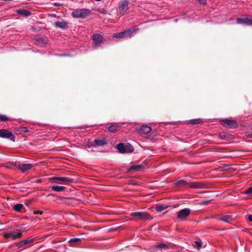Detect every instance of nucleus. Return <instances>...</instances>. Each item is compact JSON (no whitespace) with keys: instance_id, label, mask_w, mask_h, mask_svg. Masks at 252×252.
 Here are the masks:
<instances>
[{"instance_id":"obj_20","label":"nucleus","mask_w":252,"mask_h":252,"mask_svg":"<svg viewBox=\"0 0 252 252\" xmlns=\"http://www.w3.org/2000/svg\"><path fill=\"white\" fill-rule=\"evenodd\" d=\"M94 142L96 146H103L107 144L105 139H95Z\"/></svg>"},{"instance_id":"obj_14","label":"nucleus","mask_w":252,"mask_h":252,"mask_svg":"<svg viewBox=\"0 0 252 252\" xmlns=\"http://www.w3.org/2000/svg\"><path fill=\"white\" fill-rule=\"evenodd\" d=\"M103 39L102 36L100 34H94L93 36V40L95 42V46H96L102 42Z\"/></svg>"},{"instance_id":"obj_19","label":"nucleus","mask_w":252,"mask_h":252,"mask_svg":"<svg viewBox=\"0 0 252 252\" xmlns=\"http://www.w3.org/2000/svg\"><path fill=\"white\" fill-rule=\"evenodd\" d=\"M218 220L223 221L226 222H230L232 220L230 216H223L218 218Z\"/></svg>"},{"instance_id":"obj_23","label":"nucleus","mask_w":252,"mask_h":252,"mask_svg":"<svg viewBox=\"0 0 252 252\" xmlns=\"http://www.w3.org/2000/svg\"><path fill=\"white\" fill-rule=\"evenodd\" d=\"M23 204H17L14 206L13 209H14L15 211L20 212H22V209L23 208Z\"/></svg>"},{"instance_id":"obj_2","label":"nucleus","mask_w":252,"mask_h":252,"mask_svg":"<svg viewBox=\"0 0 252 252\" xmlns=\"http://www.w3.org/2000/svg\"><path fill=\"white\" fill-rule=\"evenodd\" d=\"M134 33V29H128L124 32L114 34L113 37L117 38H130Z\"/></svg>"},{"instance_id":"obj_31","label":"nucleus","mask_w":252,"mask_h":252,"mask_svg":"<svg viewBox=\"0 0 252 252\" xmlns=\"http://www.w3.org/2000/svg\"><path fill=\"white\" fill-rule=\"evenodd\" d=\"M210 202V200H207V201L200 202L199 204L201 205H207L209 204Z\"/></svg>"},{"instance_id":"obj_8","label":"nucleus","mask_w":252,"mask_h":252,"mask_svg":"<svg viewBox=\"0 0 252 252\" xmlns=\"http://www.w3.org/2000/svg\"><path fill=\"white\" fill-rule=\"evenodd\" d=\"M190 213V210L189 208L182 209L177 213V218L181 220H185Z\"/></svg>"},{"instance_id":"obj_28","label":"nucleus","mask_w":252,"mask_h":252,"mask_svg":"<svg viewBox=\"0 0 252 252\" xmlns=\"http://www.w3.org/2000/svg\"><path fill=\"white\" fill-rule=\"evenodd\" d=\"M202 246V243L201 241H196L195 242L194 247L196 248L198 250H199Z\"/></svg>"},{"instance_id":"obj_15","label":"nucleus","mask_w":252,"mask_h":252,"mask_svg":"<svg viewBox=\"0 0 252 252\" xmlns=\"http://www.w3.org/2000/svg\"><path fill=\"white\" fill-rule=\"evenodd\" d=\"M121 126L117 123H112L111 126L108 127V129L111 132H115L119 130Z\"/></svg>"},{"instance_id":"obj_32","label":"nucleus","mask_w":252,"mask_h":252,"mask_svg":"<svg viewBox=\"0 0 252 252\" xmlns=\"http://www.w3.org/2000/svg\"><path fill=\"white\" fill-rule=\"evenodd\" d=\"M245 193L246 194H251L252 193V187L249 188L248 189H247L246 191H245Z\"/></svg>"},{"instance_id":"obj_34","label":"nucleus","mask_w":252,"mask_h":252,"mask_svg":"<svg viewBox=\"0 0 252 252\" xmlns=\"http://www.w3.org/2000/svg\"><path fill=\"white\" fill-rule=\"evenodd\" d=\"M198 121H199V120H192L190 121V123L192 124H196L198 123V122H197Z\"/></svg>"},{"instance_id":"obj_37","label":"nucleus","mask_w":252,"mask_h":252,"mask_svg":"<svg viewBox=\"0 0 252 252\" xmlns=\"http://www.w3.org/2000/svg\"><path fill=\"white\" fill-rule=\"evenodd\" d=\"M248 220L250 221H252V215H249L248 217Z\"/></svg>"},{"instance_id":"obj_10","label":"nucleus","mask_w":252,"mask_h":252,"mask_svg":"<svg viewBox=\"0 0 252 252\" xmlns=\"http://www.w3.org/2000/svg\"><path fill=\"white\" fill-rule=\"evenodd\" d=\"M221 124L226 127L235 128L237 126L236 121L228 119H224L220 121Z\"/></svg>"},{"instance_id":"obj_24","label":"nucleus","mask_w":252,"mask_h":252,"mask_svg":"<svg viewBox=\"0 0 252 252\" xmlns=\"http://www.w3.org/2000/svg\"><path fill=\"white\" fill-rule=\"evenodd\" d=\"M18 13L24 16H29L31 14V12L30 11L24 9H20L18 10Z\"/></svg>"},{"instance_id":"obj_21","label":"nucleus","mask_w":252,"mask_h":252,"mask_svg":"<svg viewBox=\"0 0 252 252\" xmlns=\"http://www.w3.org/2000/svg\"><path fill=\"white\" fill-rule=\"evenodd\" d=\"M51 188L52 190L56 191H62L65 189L64 187L60 186H51Z\"/></svg>"},{"instance_id":"obj_18","label":"nucleus","mask_w":252,"mask_h":252,"mask_svg":"<svg viewBox=\"0 0 252 252\" xmlns=\"http://www.w3.org/2000/svg\"><path fill=\"white\" fill-rule=\"evenodd\" d=\"M144 168V166L141 164L134 165L131 166L128 171H141Z\"/></svg>"},{"instance_id":"obj_17","label":"nucleus","mask_w":252,"mask_h":252,"mask_svg":"<svg viewBox=\"0 0 252 252\" xmlns=\"http://www.w3.org/2000/svg\"><path fill=\"white\" fill-rule=\"evenodd\" d=\"M54 25L56 27L61 29H65L67 27V23L64 20L56 22H55Z\"/></svg>"},{"instance_id":"obj_16","label":"nucleus","mask_w":252,"mask_h":252,"mask_svg":"<svg viewBox=\"0 0 252 252\" xmlns=\"http://www.w3.org/2000/svg\"><path fill=\"white\" fill-rule=\"evenodd\" d=\"M32 167V165L31 164H22L18 166V168L22 172L27 171V170L30 169Z\"/></svg>"},{"instance_id":"obj_6","label":"nucleus","mask_w":252,"mask_h":252,"mask_svg":"<svg viewBox=\"0 0 252 252\" xmlns=\"http://www.w3.org/2000/svg\"><path fill=\"white\" fill-rule=\"evenodd\" d=\"M128 0H124L119 3V13L121 15H124L128 10Z\"/></svg>"},{"instance_id":"obj_36","label":"nucleus","mask_w":252,"mask_h":252,"mask_svg":"<svg viewBox=\"0 0 252 252\" xmlns=\"http://www.w3.org/2000/svg\"><path fill=\"white\" fill-rule=\"evenodd\" d=\"M198 0L202 4H205L206 3V0Z\"/></svg>"},{"instance_id":"obj_30","label":"nucleus","mask_w":252,"mask_h":252,"mask_svg":"<svg viewBox=\"0 0 252 252\" xmlns=\"http://www.w3.org/2000/svg\"><path fill=\"white\" fill-rule=\"evenodd\" d=\"M26 244H25L24 240L21 241L20 242H19L16 244V246L18 247H22L23 246H24Z\"/></svg>"},{"instance_id":"obj_22","label":"nucleus","mask_w":252,"mask_h":252,"mask_svg":"<svg viewBox=\"0 0 252 252\" xmlns=\"http://www.w3.org/2000/svg\"><path fill=\"white\" fill-rule=\"evenodd\" d=\"M167 208L165 205H158L156 206V210L157 212H160Z\"/></svg>"},{"instance_id":"obj_39","label":"nucleus","mask_w":252,"mask_h":252,"mask_svg":"<svg viewBox=\"0 0 252 252\" xmlns=\"http://www.w3.org/2000/svg\"><path fill=\"white\" fill-rule=\"evenodd\" d=\"M5 166V167H6V168H8V166H6V165H5V166Z\"/></svg>"},{"instance_id":"obj_4","label":"nucleus","mask_w":252,"mask_h":252,"mask_svg":"<svg viewBox=\"0 0 252 252\" xmlns=\"http://www.w3.org/2000/svg\"><path fill=\"white\" fill-rule=\"evenodd\" d=\"M130 216L140 220H152L153 219V218L146 212H133L130 214Z\"/></svg>"},{"instance_id":"obj_27","label":"nucleus","mask_w":252,"mask_h":252,"mask_svg":"<svg viewBox=\"0 0 252 252\" xmlns=\"http://www.w3.org/2000/svg\"><path fill=\"white\" fill-rule=\"evenodd\" d=\"M34 240V238L32 237H29L28 238L24 240L26 245L32 243Z\"/></svg>"},{"instance_id":"obj_9","label":"nucleus","mask_w":252,"mask_h":252,"mask_svg":"<svg viewBox=\"0 0 252 252\" xmlns=\"http://www.w3.org/2000/svg\"><path fill=\"white\" fill-rule=\"evenodd\" d=\"M22 236V234L20 232H18L16 233L15 232L10 231L7 233H4L3 234V237L8 239L9 238H11L12 240H15L18 238H21Z\"/></svg>"},{"instance_id":"obj_25","label":"nucleus","mask_w":252,"mask_h":252,"mask_svg":"<svg viewBox=\"0 0 252 252\" xmlns=\"http://www.w3.org/2000/svg\"><path fill=\"white\" fill-rule=\"evenodd\" d=\"M155 247L156 248L163 249L165 250L168 249V247L167 245L162 243H159Z\"/></svg>"},{"instance_id":"obj_11","label":"nucleus","mask_w":252,"mask_h":252,"mask_svg":"<svg viewBox=\"0 0 252 252\" xmlns=\"http://www.w3.org/2000/svg\"><path fill=\"white\" fill-rule=\"evenodd\" d=\"M152 130L151 127L148 125H143L138 129V132L140 135H145L149 133Z\"/></svg>"},{"instance_id":"obj_1","label":"nucleus","mask_w":252,"mask_h":252,"mask_svg":"<svg viewBox=\"0 0 252 252\" xmlns=\"http://www.w3.org/2000/svg\"><path fill=\"white\" fill-rule=\"evenodd\" d=\"M91 11L88 9H77L73 11L71 15L75 18H85L89 16Z\"/></svg>"},{"instance_id":"obj_33","label":"nucleus","mask_w":252,"mask_h":252,"mask_svg":"<svg viewBox=\"0 0 252 252\" xmlns=\"http://www.w3.org/2000/svg\"><path fill=\"white\" fill-rule=\"evenodd\" d=\"M186 183V181H185L184 180H180L177 182V184L178 185H181L183 184H185Z\"/></svg>"},{"instance_id":"obj_12","label":"nucleus","mask_w":252,"mask_h":252,"mask_svg":"<svg viewBox=\"0 0 252 252\" xmlns=\"http://www.w3.org/2000/svg\"><path fill=\"white\" fill-rule=\"evenodd\" d=\"M238 24H246L247 25H252V18L246 17L245 18H237Z\"/></svg>"},{"instance_id":"obj_3","label":"nucleus","mask_w":252,"mask_h":252,"mask_svg":"<svg viewBox=\"0 0 252 252\" xmlns=\"http://www.w3.org/2000/svg\"><path fill=\"white\" fill-rule=\"evenodd\" d=\"M50 180L56 184H67L73 182L72 178L66 177H54L50 178Z\"/></svg>"},{"instance_id":"obj_38","label":"nucleus","mask_w":252,"mask_h":252,"mask_svg":"<svg viewBox=\"0 0 252 252\" xmlns=\"http://www.w3.org/2000/svg\"><path fill=\"white\" fill-rule=\"evenodd\" d=\"M91 146H92V145H89V143H87L85 145V148H90Z\"/></svg>"},{"instance_id":"obj_29","label":"nucleus","mask_w":252,"mask_h":252,"mask_svg":"<svg viewBox=\"0 0 252 252\" xmlns=\"http://www.w3.org/2000/svg\"><path fill=\"white\" fill-rule=\"evenodd\" d=\"M8 120V117L4 115H0V121H6Z\"/></svg>"},{"instance_id":"obj_35","label":"nucleus","mask_w":252,"mask_h":252,"mask_svg":"<svg viewBox=\"0 0 252 252\" xmlns=\"http://www.w3.org/2000/svg\"><path fill=\"white\" fill-rule=\"evenodd\" d=\"M34 214H37V215H42L43 214V212L42 211H34Z\"/></svg>"},{"instance_id":"obj_26","label":"nucleus","mask_w":252,"mask_h":252,"mask_svg":"<svg viewBox=\"0 0 252 252\" xmlns=\"http://www.w3.org/2000/svg\"><path fill=\"white\" fill-rule=\"evenodd\" d=\"M81 241V239L78 238H71L69 240V243H71V244H76L78 242H79Z\"/></svg>"},{"instance_id":"obj_5","label":"nucleus","mask_w":252,"mask_h":252,"mask_svg":"<svg viewBox=\"0 0 252 252\" xmlns=\"http://www.w3.org/2000/svg\"><path fill=\"white\" fill-rule=\"evenodd\" d=\"M117 147L121 153H131L133 151V148L130 144L124 145L123 143H119Z\"/></svg>"},{"instance_id":"obj_7","label":"nucleus","mask_w":252,"mask_h":252,"mask_svg":"<svg viewBox=\"0 0 252 252\" xmlns=\"http://www.w3.org/2000/svg\"><path fill=\"white\" fill-rule=\"evenodd\" d=\"M0 137L3 138H10L12 141H15V136L10 131L5 129H0Z\"/></svg>"},{"instance_id":"obj_13","label":"nucleus","mask_w":252,"mask_h":252,"mask_svg":"<svg viewBox=\"0 0 252 252\" xmlns=\"http://www.w3.org/2000/svg\"><path fill=\"white\" fill-rule=\"evenodd\" d=\"M189 187L195 189H203L205 188L206 185L202 182H192L189 183Z\"/></svg>"}]
</instances>
